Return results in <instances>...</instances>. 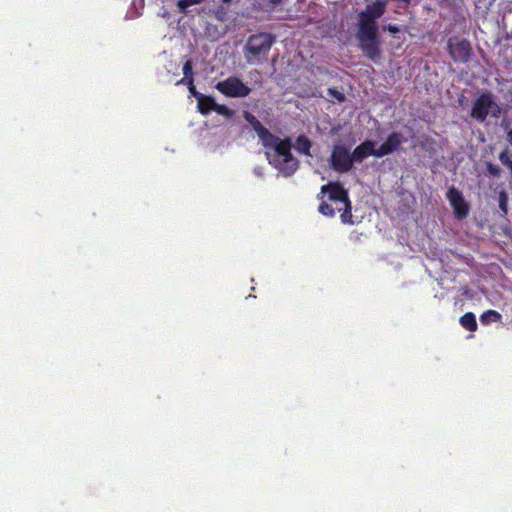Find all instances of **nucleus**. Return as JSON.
Wrapping results in <instances>:
<instances>
[{"label":"nucleus","instance_id":"1","mask_svg":"<svg viewBox=\"0 0 512 512\" xmlns=\"http://www.w3.org/2000/svg\"><path fill=\"white\" fill-rule=\"evenodd\" d=\"M385 11L386 1L377 0L372 4H368L359 13L358 30L356 33L358 47L363 55L374 63L379 62L382 58L377 20L383 16Z\"/></svg>","mask_w":512,"mask_h":512},{"label":"nucleus","instance_id":"2","mask_svg":"<svg viewBox=\"0 0 512 512\" xmlns=\"http://www.w3.org/2000/svg\"><path fill=\"white\" fill-rule=\"evenodd\" d=\"M261 144L266 149L274 150L273 154L266 151V158L283 176H292L298 170L299 161L291 153L292 144L289 137L281 139L271 133V138L265 139Z\"/></svg>","mask_w":512,"mask_h":512},{"label":"nucleus","instance_id":"3","mask_svg":"<svg viewBox=\"0 0 512 512\" xmlns=\"http://www.w3.org/2000/svg\"><path fill=\"white\" fill-rule=\"evenodd\" d=\"M274 42L275 36L268 32H259L250 35L243 48L247 62L253 63L261 57L266 58Z\"/></svg>","mask_w":512,"mask_h":512},{"label":"nucleus","instance_id":"4","mask_svg":"<svg viewBox=\"0 0 512 512\" xmlns=\"http://www.w3.org/2000/svg\"><path fill=\"white\" fill-rule=\"evenodd\" d=\"M491 115L493 118H499L501 115V108L495 101V96L492 92L486 91L481 93L474 101L470 116L483 123L487 117Z\"/></svg>","mask_w":512,"mask_h":512},{"label":"nucleus","instance_id":"5","mask_svg":"<svg viewBox=\"0 0 512 512\" xmlns=\"http://www.w3.org/2000/svg\"><path fill=\"white\" fill-rule=\"evenodd\" d=\"M447 49L454 62L467 63L472 55L470 42L458 36H452L447 40Z\"/></svg>","mask_w":512,"mask_h":512},{"label":"nucleus","instance_id":"6","mask_svg":"<svg viewBox=\"0 0 512 512\" xmlns=\"http://www.w3.org/2000/svg\"><path fill=\"white\" fill-rule=\"evenodd\" d=\"M215 88L223 95L231 98H242L250 94L251 88L235 76L219 81Z\"/></svg>","mask_w":512,"mask_h":512},{"label":"nucleus","instance_id":"7","mask_svg":"<svg viewBox=\"0 0 512 512\" xmlns=\"http://www.w3.org/2000/svg\"><path fill=\"white\" fill-rule=\"evenodd\" d=\"M330 164L336 172H349L354 166L349 148L341 144L334 145L330 156Z\"/></svg>","mask_w":512,"mask_h":512},{"label":"nucleus","instance_id":"8","mask_svg":"<svg viewBox=\"0 0 512 512\" xmlns=\"http://www.w3.org/2000/svg\"><path fill=\"white\" fill-rule=\"evenodd\" d=\"M446 197L453 208L455 217L459 220L466 218L469 213V205L465 201L462 193L452 186L448 189Z\"/></svg>","mask_w":512,"mask_h":512},{"label":"nucleus","instance_id":"9","mask_svg":"<svg viewBox=\"0 0 512 512\" xmlns=\"http://www.w3.org/2000/svg\"><path fill=\"white\" fill-rule=\"evenodd\" d=\"M406 141L407 139L401 132L393 131L377 148L378 155L382 158L386 155L392 154L393 152L399 151Z\"/></svg>","mask_w":512,"mask_h":512},{"label":"nucleus","instance_id":"10","mask_svg":"<svg viewBox=\"0 0 512 512\" xmlns=\"http://www.w3.org/2000/svg\"><path fill=\"white\" fill-rule=\"evenodd\" d=\"M328 194V199L334 202L344 203L348 201V191L342 186L340 182H328L321 187V194Z\"/></svg>","mask_w":512,"mask_h":512},{"label":"nucleus","instance_id":"11","mask_svg":"<svg viewBox=\"0 0 512 512\" xmlns=\"http://www.w3.org/2000/svg\"><path fill=\"white\" fill-rule=\"evenodd\" d=\"M352 161L354 163H362L368 156H374L380 158L377 149L375 148V142L372 140H365L359 144L351 153Z\"/></svg>","mask_w":512,"mask_h":512},{"label":"nucleus","instance_id":"12","mask_svg":"<svg viewBox=\"0 0 512 512\" xmlns=\"http://www.w3.org/2000/svg\"><path fill=\"white\" fill-rule=\"evenodd\" d=\"M243 117L257 133L261 143L264 142L265 139L271 138V132L256 118V116L248 111H244Z\"/></svg>","mask_w":512,"mask_h":512},{"label":"nucleus","instance_id":"13","mask_svg":"<svg viewBox=\"0 0 512 512\" xmlns=\"http://www.w3.org/2000/svg\"><path fill=\"white\" fill-rule=\"evenodd\" d=\"M198 109L201 114L206 115L210 111H214L215 100L210 96H205L203 94H199L197 96Z\"/></svg>","mask_w":512,"mask_h":512},{"label":"nucleus","instance_id":"14","mask_svg":"<svg viewBox=\"0 0 512 512\" xmlns=\"http://www.w3.org/2000/svg\"><path fill=\"white\" fill-rule=\"evenodd\" d=\"M312 147V143L310 139L306 135H299L296 139L295 148L300 154H304L306 156H310V149Z\"/></svg>","mask_w":512,"mask_h":512},{"label":"nucleus","instance_id":"15","mask_svg":"<svg viewBox=\"0 0 512 512\" xmlns=\"http://www.w3.org/2000/svg\"><path fill=\"white\" fill-rule=\"evenodd\" d=\"M461 326L470 331L475 332L478 328L476 317L472 312H467L460 317Z\"/></svg>","mask_w":512,"mask_h":512},{"label":"nucleus","instance_id":"16","mask_svg":"<svg viewBox=\"0 0 512 512\" xmlns=\"http://www.w3.org/2000/svg\"><path fill=\"white\" fill-rule=\"evenodd\" d=\"M502 318L501 314L496 310H487L480 315L482 325H489L492 322H498Z\"/></svg>","mask_w":512,"mask_h":512},{"label":"nucleus","instance_id":"17","mask_svg":"<svg viewBox=\"0 0 512 512\" xmlns=\"http://www.w3.org/2000/svg\"><path fill=\"white\" fill-rule=\"evenodd\" d=\"M344 205V210L340 216L341 218V221L344 223V224H353V220H352V204H351V201L350 199L344 203H342Z\"/></svg>","mask_w":512,"mask_h":512},{"label":"nucleus","instance_id":"18","mask_svg":"<svg viewBox=\"0 0 512 512\" xmlns=\"http://www.w3.org/2000/svg\"><path fill=\"white\" fill-rule=\"evenodd\" d=\"M499 161L510 171L512 176V155L508 147L504 148L498 156Z\"/></svg>","mask_w":512,"mask_h":512},{"label":"nucleus","instance_id":"19","mask_svg":"<svg viewBox=\"0 0 512 512\" xmlns=\"http://www.w3.org/2000/svg\"><path fill=\"white\" fill-rule=\"evenodd\" d=\"M498 205L501 212L506 215L508 213V195L504 190L499 193Z\"/></svg>","mask_w":512,"mask_h":512},{"label":"nucleus","instance_id":"20","mask_svg":"<svg viewBox=\"0 0 512 512\" xmlns=\"http://www.w3.org/2000/svg\"><path fill=\"white\" fill-rule=\"evenodd\" d=\"M204 1L205 0H178L177 7H178V9L182 13H186L187 12V8L189 6L197 5V4H200V3L204 2Z\"/></svg>","mask_w":512,"mask_h":512},{"label":"nucleus","instance_id":"21","mask_svg":"<svg viewBox=\"0 0 512 512\" xmlns=\"http://www.w3.org/2000/svg\"><path fill=\"white\" fill-rule=\"evenodd\" d=\"M318 211L326 217H333L335 215L333 207L325 201L320 203Z\"/></svg>","mask_w":512,"mask_h":512},{"label":"nucleus","instance_id":"22","mask_svg":"<svg viewBox=\"0 0 512 512\" xmlns=\"http://www.w3.org/2000/svg\"><path fill=\"white\" fill-rule=\"evenodd\" d=\"M328 95L333 99H336L338 102L342 103L346 100V97L343 92L339 91L335 87H331L328 89Z\"/></svg>","mask_w":512,"mask_h":512},{"label":"nucleus","instance_id":"23","mask_svg":"<svg viewBox=\"0 0 512 512\" xmlns=\"http://www.w3.org/2000/svg\"><path fill=\"white\" fill-rule=\"evenodd\" d=\"M214 111L226 117H231L234 114V111L228 108L226 105L217 103L215 104Z\"/></svg>","mask_w":512,"mask_h":512},{"label":"nucleus","instance_id":"24","mask_svg":"<svg viewBox=\"0 0 512 512\" xmlns=\"http://www.w3.org/2000/svg\"><path fill=\"white\" fill-rule=\"evenodd\" d=\"M183 78L193 77V62L191 59L187 60L183 65Z\"/></svg>","mask_w":512,"mask_h":512},{"label":"nucleus","instance_id":"25","mask_svg":"<svg viewBox=\"0 0 512 512\" xmlns=\"http://www.w3.org/2000/svg\"><path fill=\"white\" fill-rule=\"evenodd\" d=\"M486 170L490 175L494 177H498L501 173L500 167L491 162L486 163Z\"/></svg>","mask_w":512,"mask_h":512},{"label":"nucleus","instance_id":"26","mask_svg":"<svg viewBox=\"0 0 512 512\" xmlns=\"http://www.w3.org/2000/svg\"><path fill=\"white\" fill-rule=\"evenodd\" d=\"M383 29L387 30L388 32H390L392 34H396L400 31L399 27L395 24H388V25L384 26Z\"/></svg>","mask_w":512,"mask_h":512},{"label":"nucleus","instance_id":"27","mask_svg":"<svg viewBox=\"0 0 512 512\" xmlns=\"http://www.w3.org/2000/svg\"><path fill=\"white\" fill-rule=\"evenodd\" d=\"M178 84H184L186 85L188 88L189 87H193L194 86V78L193 77H189V78H182Z\"/></svg>","mask_w":512,"mask_h":512},{"label":"nucleus","instance_id":"28","mask_svg":"<svg viewBox=\"0 0 512 512\" xmlns=\"http://www.w3.org/2000/svg\"><path fill=\"white\" fill-rule=\"evenodd\" d=\"M189 91H190V93H192V94H193L194 96H196V97L200 94V93H198V92L196 91L195 85H194L193 87H192V86H191V87H189Z\"/></svg>","mask_w":512,"mask_h":512},{"label":"nucleus","instance_id":"29","mask_svg":"<svg viewBox=\"0 0 512 512\" xmlns=\"http://www.w3.org/2000/svg\"><path fill=\"white\" fill-rule=\"evenodd\" d=\"M269 3L273 6L279 5L283 0H268Z\"/></svg>","mask_w":512,"mask_h":512},{"label":"nucleus","instance_id":"30","mask_svg":"<svg viewBox=\"0 0 512 512\" xmlns=\"http://www.w3.org/2000/svg\"><path fill=\"white\" fill-rule=\"evenodd\" d=\"M507 139L512 146V129L507 133Z\"/></svg>","mask_w":512,"mask_h":512},{"label":"nucleus","instance_id":"31","mask_svg":"<svg viewBox=\"0 0 512 512\" xmlns=\"http://www.w3.org/2000/svg\"><path fill=\"white\" fill-rule=\"evenodd\" d=\"M317 198L319 200H322L324 198V194H321V192L317 195Z\"/></svg>","mask_w":512,"mask_h":512},{"label":"nucleus","instance_id":"32","mask_svg":"<svg viewBox=\"0 0 512 512\" xmlns=\"http://www.w3.org/2000/svg\"><path fill=\"white\" fill-rule=\"evenodd\" d=\"M224 3H229L231 2L232 0H222Z\"/></svg>","mask_w":512,"mask_h":512}]
</instances>
